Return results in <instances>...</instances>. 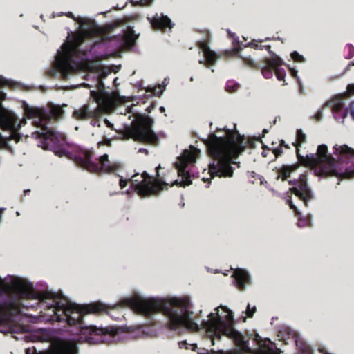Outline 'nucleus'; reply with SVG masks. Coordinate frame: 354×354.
I'll list each match as a JSON object with an SVG mask.
<instances>
[{"label":"nucleus","instance_id":"nucleus-1","mask_svg":"<svg viewBox=\"0 0 354 354\" xmlns=\"http://www.w3.org/2000/svg\"><path fill=\"white\" fill-rule=\"evenodd\" d=\"M27 118L35 119L33 123L36 127H41L44 132L35 131L33 135L35 138L41 139L44 148L52 150L59 156H68V152L64 147V136L63 134L56 132L53 127L48 125L52 120H59L62 118L64 111L58 106H53L48 112L44 109L27 108L25 110ZM93 151L92 150L77 149L69 156L75 164L87 171L97 173L100 170L105 172H112L118 168L117 164L111 165L109 160V156L104 154L99 158V163L92 161Z\"/></svg>","mask_w":354,"mask_h":354},{"label":"nucleus","instance_id":"nucleus-2","mask_svg":"<svg viewBox=\"0 0 354 354\" xmlns=\"http://www.w3.org/2000/svg\"><path fill=\"white\" fill-rule=\"evenodd\" d=\"M42 305H46L48 315L52 321L65 322L68 326L78 325L80 337L89 344H99L106 342L107 338L114 337L118 334V329L113 326L97 327L83 326V317L87 314L106 313L109 306L101 302L86 305L71 303L63 296L59 297L53 292H46L41 295Z\"/></svg>","mask_w":354,"mask_h":354},{"label":"nucleus","instance_id":"nucleus-3","mask_svg":"<svg viewBox=\"0 0 354 354\" xmlns=\"http://www.w3.org/2000/svg\"><path fill=\"white\" fill-rule=\"evenodd\" d=\"M122 303L136 313L147 317L157 313L165 315L168 318L167 327L170 330H176L181 327L198 328L197 324L192 318V304L187 299L173 298L167 301L161 299H143L136 296L124 299Z\"/></svg>","mask_w":354,"mask_h":354},{"label":"nucleus","instance_id":"nucleus-4","mask_svg":"<svg viewBox=\"0 0 354 354\" xmlns=\"http://www.w3.org/2000/svg\"><path fill=\"white\" fill-rule=\"evenodd\" d=\"M225 137H218L215 133H210L205 140L209 156L213 162L209 165L211 178H230L234 174L232 164H236L234 159L238 158L245 149L248 142L244 136L236 130L223 129Z\"/></svg>","mask_w":354,"mask_h":354},{"label":"nucleus","instance_id":"nucleus-5","mask_svg":"<svg viewBox=\"0 0 354 354\" xmlns=\"http://www.w3.org/2000/svg\"><path fill=\"white\" fill-rule=\"evenodd\" d=\"M342 145H335L333 147V154L337 160L328 153L326 145H320L317 147L316 153H310L306 156L298 155V160L306 167H312L316 176L327 178L336 176L342 179H351L354 178V174L350 171L354 169V162L348 157L342 158L340 154L335 153V147Z\"/></svg>","mask_w":354,"mask_h":354},{"label":"nucleus","instance_id":"nucleus-6","mask_svg":"<svg viewBox=\"0 0 354 354\" xmlns=\"http://www.w3.org/2000/svg\"><path fill=\"white\" fill-rule=\"evenodd\" d=\"M122 22L120 20H116L110 24H106L103 26L95 25L87 30L81 32L74 33L72 40L63 46V50L66 56H76L79 51L80 46L84 42L88 37H100L102 41L115 39L119 42H122L129 46H133L138 35L131 27H129L124 35L118 34L117 35L109 36V34L120 26Z\"/></svg>","mask_w":354,"mask_h":354},{"label":"nucleus","instance_id":"nucleus-7","mask_svg":"<svg viewBox=\"0 0 354 354\" xmlns=\"http://www.w3.org/2000/svg\"><path fill=\"white\" fill-rule=\"evenodd\" d=\"M153 119L149 116L139 115L130 127L123 131L124 139H132L136 142L149 145H157L159 138L152 130Z\"/></svg>","mask_w":354,"mask_h":354},{"label":"nucleus","instance_id":"nucleus-8","mask_svg":"<svg viewBox=\"0 0 354 354\" xmlns=\"http://www.w3.org/2000/svg\"><path fill=\"white\" fill-rule=\"evenodd\" d=\"M91 96L97 104L92 108L90 104H86L73 112V117L77 120H86L89 119L98 120L104 110L109 108L112 104V99L109 93L104 91H91Z\"/></svg>","mask_w":354,"mask_h":354},{"label":"nucleus","instance_id":"nucleus-9","mask_svg":"<svg viewBox=\"0 0 354 354\" xmlns=\"http://www.w3.org/2000/svg\"><path fill=\"white\" fill-rule=\"evenodd\" d=\"M227 315L225 319L227 322H221V320H212L208 322L207 324L210 326L209 328L213 331L216 330L221 331V337L225 335L234 339L236 345L245 348L248 346V340H245V337L239 331L236 330L232 325L233 322V313L231 311L226 310Z\"/></svg>","mask_w":354,"mask_h":354},{"label":"nucleus","instance_id":"nucleus-10","mask_svg":"<svg viewBox=\"0 0 354 354\" xmlns=\"http://www.w3.org/2000/svg\"><path fill=\"white\" fill-rule=\"evenodd\" d=\"M141 177L142 180L140 182H138L137 180H133L131 187L142 198L156 196L160 191L164 189V187L167 185L165 182L159 179L155 180L147 172H143Z\"/></svg>","mask_w":354,"mask_h":354},{"label":"nucleus","instance_id":"nucleus-11","mask_svg":"<svg viewBox=\"0 0 354 354\" xmlns=\"http://www.w3.org/2000/svg\"><path fill=\"white\" fill-rule=\"evenodd\" d=\"M288 184L294 185L289 189V192L298 197L304 202L305 206L308 207V202L314 198L313 193L308 185V171L300 174L298 179L288 180Z\"/></svg>","mask_w":354,"mask_h":354},{"label":"nucleus","instance_id":"nucleus-12","mask_svg":"<svg viewBox=\"0 0 354 354\" xmlns=\"http://www.w3.org/2000/svg\"><path fill=\"white\" fill-rule=\"evenodd\" d=\"M243 61L245 66L252 69L259 70L261 68L263 76L266 79H269L272 77L276 67L281 66L284 64L283 61L278 55H272V57L265 58L263 62L266 65L263 67L252 60L250 57H244L243 58Z\"/></svg>","mask_w":354,"mask_h":354},{"label":"nucleus","instance_id":"nucleus-13","mask_svg":"<svg viewBox=\"0 0 354 354\" xmlns=\"http://www.w3.org/2000/svg\"><path fill=\"white\" fill-rule=\"evenodd\" d=\"M0 127L3 130H9L12 131L11 138L19 142L20 136L17 133L21 127V121L17 115L11 111L0 106Z\"/></svg>","mask_w":354,"mask_h":354},{"label":"nucleus","instance_id":"nucleus-14","mask_svg":"<svg viewBox=\"0 0 354 354\" xmlns=\"http://www.w3.org/2000/svg\"><path fill=\"white\" fill-rule=\"evenodd\" d=\"M195 160L194 157L192 154H189L186 157H183L179 159L178 161L174 163V167L178 171V175L181 177L182 180L179 182L178 180L174 181V185L179 187H183L190 185L192 180H190L189 172L186 170L188 164L194 162Z\"/></svg>","mask_w":354,"mask_h":354},{"label":"nucleus","instance_id":"nucleus-15","mask_svg":"<svg viewBox=\"0 0 354 354\" xmlns=\"http://www.w3.org/2000/svg\"><path fill=\"white\" fill-rule=\"evenodd\" d=\"M148 21L150 22L151 27L155 30H161L164 32L166 28H172L174 24L171 22V19L166 15H156L152 17H147Z\"/></svg>","mask_w":354,"mask_h":354},{"label":"nucleus","instance_id":"nucleus-16","mask_svg":"<svg viewBox=\"0 0 354 354\" xmlns=\"http://www.w3.org/2000/svg\"><path fill=\"white\" fill-rule=\"evenodd\" d=\"M302 165L299 160L298 162L292 165H282L278 170L277 178H281L283 181L288 180L292 173L297 171Z\"/></svg>","mask_w":354,"mask_h":354},{"label":"nucleus","instance_id":"nucleus-17","mask_svg":"<svg viewBox=\"0 0 354 354\" xmlns=\"http://www.w3.org/2000/svg\"><path fill=\"white\" fill-rule=\"evenodd\" d=\"M233 275L236 286L239 290H243L250 281L248 273L242 269H237L234 272Z\"/></svg>","mask_w":354,"mask_h":354},{"label":"nucleus","instance_id":"nucleus-18","mask_svg":"<svg viewBox=\"0 0 354 354\" xmlns=\"http://www.w3.org/2000/svg\"><path fill=\"white\" fill-rule=\"evenodd\" d=\"M208 317H209V319L204 322L203 324H204V326L207 328V331L211 334V336H212L211 341H212V344H214V340L216 339L218 340H219L221 339V331H220L218 330H216V331H213L212 330H211L209 328L210 326L207 324V322L212 321V320H216V319L221 320V322H227V321L223 320L222 318L218 315V313H210L209 315H208Z\"/></svg>","mask_w":354,"mask_h":354},{"label":"nucleus","instance_id":"nucleus-19","mask_svg":"<svg viewBox=\"0 0 354 354\" xmlns=\"http://www.w3.org/2000/svg\"><path fill=\"white\" fill-rule=\"evenodd\" d=\"M76 348L68 344H61L44 354H75Z\"/></svg>","mask_w":354,"mask_h":354},{"label":"nucleus","instance_id":"nucleus-20","mask_svg":"<svg viewBox=\"0 0 354 354\" xmlns=\"http://www.w3.org/2000/svg\"><path fill=\"white\" fill-rule=\"evenodd\" d=\"M263 40H252L251 42L248 43L245 46L251 47L255 50H263V49L266 50L270 57H272V55H277L272 50L271 46L270 45H261L258 43L263 42Z\"/></svg>","mask_w":354,"mask_h":354},{"label":"nucleus","instance_id":"nucleus-21","mask_svg":"<svg viewBox=\"0 0 354 354\" xmlns=\"http://www.w3.org/2000/svg\"><path fill=\"white\" fill-rule=\"evenodd\" d=\"M203 54L208 66H212L216 63L217 55L213 50L210 49Z\"/></svg>","mask_w":354,"mask_h":354},{"label":"nucleus","instance_id":"nucleus-22","mask_svg":"<svg viewBox=\"0 0 354 354\" xmlns=\"http://www.w3.org/2000/svg\"><path fill=\"white\" fill-rule=\"evenodd\" d=\"M306 142V135L303 133L301 129L297 130V139L295 143H293V145L297 148V155H300L299 153L298 147L303 143Z\"/></svg>","mask_w":354,"mask_h":354},{"label":"nucleus","instance_id":"nucleus-23","mask_svg":"<svg viewBox=\"0 0 354 354\" xmlns=\"http://www.w3.org/2000/svg\"><path fill=\"white\" fill-rule=\"evenodd\" d=\"M17 84L10 80L6 79L3 76H0V87H9L10 88H14L16 87Z\"/></svg>","mask_w":354,"mask_h":354},{"label":"nucleus","instance_id":"nucleus-24","mask_svg":"<svg viewBox=\"0 0 354 354\" xmlns=\"http://www.w3.org/2000/svg\"><path fill=\"white\" fill-rule=\"evenodd\" d=\"M239 87L240 86L239 84L232 81H228L226 84L225 89L229 93H234L236 92L239 88Z\"/></svg>","mask_w":354,"mask_h":354},{"label":"nucleus","instance_id":"nucleus-25","mask_svg":"<svg viewBox=\"0 0 354 354\" xmlns=\"http://www.w3.org/2000/svg\"><path fill=\"white\" fill-rule=\"evenodd\" d=\"M274 73L278 80L285 81L286 71L283 68H280V66L276 67Z\"/></svg>","mask_w":354,"mask_h":354},{"label":"nucleus","instance_id":"nucleus-26","mask_svg":"<svg viewBox=\"0 0 354 354\" xmlns=\"http://www.w3.org/2000/svg\"><path fill=\"white\" fill-rule=\"evenodd\" d=\"M344 104L342 102L338 101L332 106V111L335 113H342L344 111Z\"/></svg>","mask_w":354,"mask_h":354},{"label":"nucleus","instance_id":"nucleus-27","mask_svg":"<svg viewBox=\"0 0 354 354\" xmlns=\"http://www.w3.org/2000/svg\"><path fill=\"white\" fill-rule=\"evenodd\" d=\"M290 57L294 62H304L305 61L304 57L300 55L297 51H293L290 54Z\"/></svg>","mask_w":354,"mask_h":354},{"label":"nucleus","instance_id":"nucleus-28","mask_svg":"<svg viewBox=\"0 0 354 354\" xmlns=\"http://www.w3.org/2000/svg\"><path fill=\"white\" fill-rule=\"evenodd\" d=\"M257 310L256 306L251 307L250 304H248L247 308H246V315L248 317H252L254 314L255 313Z\"/></svg>","mask_w":354,"mask_h":354},{"label":"nucleus","instance_id":"nucleus-29","mask_svg":"<svg viewBox=\"0 0 354 354\" xmlns=\"http://www.w3.org/2000/svg\"><path fill=\"white\" fill-rule=\"evenodd\" d=\"M287 203L288 204L290 208L294 211L297 216H299L301 215V213L299 212L297 207L292 203L290 198L287 200Z\"/></svg>","mask_w":354,"mask_h":354},{"label":"nucleus","instance_id":"nucleus-30","mask_svg":"<svg viewBox=\"0 0 354 354\" xmlns=\"http://www.w3.org/2000/svg\"><path fill=\"white\" fill-rule=\"evenodd\" d=\"M272 151L274 154L276 158L281 156L283 153L282 147L279 145L277 147H273L272 149Z\"/></svg>","mask_w":354,"mask_h":354},{"label":"nucleus","instance_id":"nucleus-31","mask_svg":"<svg viewBox=\"0 0 354 354\" xmlns=\"http://www.w3.org/2000/svg\"><path fill=\"white\" fill-rule=\"evenodd\" d=\"M346 47L348 50V54L346 56V59H351L354 56V46L351 44H348Z\"/></svg>","mask_w":354,"mask_h":354},{"label":"nucleus","instance_id":"nucleus-32","mask_svg":"<svg viewBox=\"0 0 354 354\" xmlns=\"http://www.w3.org/2000/svg\"><path fill=\"white\" fill-rule=\"evenodd\" d=\"M198 46L199 47L200 49L203 50V53L210 50L207 44L205 41H199L198 44Z\"/></svg>","mask_w":354,"mask_h":354},{"label":"nucleus","instance_id":"nucleus-33","mask_svg":"<svg viewBox=\"0 0 354 354\" xmlns=\"http://www.w3.org/2000/svg\"><path fill=\"white\" fill-rule=\"evenodd\" d=\"M118 176L120 177L119 185L120 187V189H123L128 184L129 180L124 179L122 176L119 175Z\"/></svg>","mask_w":354,"mask_h":354},{"label":"nucleus","instance_id":"nucleus-34","mask_svg":"<svg viewBox=\"0 0 354 354\" xmlns=\"http://www.w3.org/2000/svg\"><path fill=\"white\" fill-rule=\"evenodd\" d=\"M210 352H211L210 354H239L238 353L232 352V351L227 353H225V352H224L223 351H214L213 349H212L210 351Z\"/></svg>","mask_w":354,"mask_h":354},{"label":"nucleus","instance_id":"nucleus-35","mask_svg":"<svg viewBox=\"0 0 354 354\" xmlns=\"http://www.w3.org/2000/svg\"><path fill=\"white\" fill-rule=\"evenodd\" d=\"M153 0H140V5L142 6H147L151 5Z\"/></svg>","mask_w":354,"mask_h":354},{"label":"nucleus","instance_id":"nucleus-36","mask_svg":"<svg viewBox=\"0 0 354 354\" xmlns=\"http://www.w3.org/2000/svg\"><path fill=\"white\" fill-rule=\"evenodd\" d=\"M189 345V344H187V342L186 341H180L178 342V346H179V348H186V349H188L189 347L187 346Z\"/></svg>","mask_w":354,"mask_h":354},{"label":"nucleus","instance_id":"nucleus-37","mask_svg":"<svg viewBox=\"0 0 354 354\" xmlns=\"http://www.w3.org/2000/svg\"><path fill=\"white\" fill-rule=\"evenodd\" d=\"M347 91L349 94L354 95V84H351L347 86Z\"/></svg>","mask_w":354,"mask_h":354},{"label":"nucleus","instance_id":"nucleus-38","mask_svg":"<svg viewBox=\"0 0 354 354\" xmlns=\"http://www.w3.org/2000/svg\"><path fill=\"white\" fill-rule=\"evenodd\" d=\"M350 114L352 118L354 120V101L351 102L349 105Z\"/></svg>","mask_w":354,"mask_h":354},{"label":"nucleus","instance_id":"nucleus-39","mask_svg":"<svg viewBox=\"0 0 354 354\" xmlns=\"http://www.w3.org/2000/svg\"><path fill=\"white\" fill-rule=\"evenodd\" d=\"M158 91H156L157 88H154L153 92L154 95L160 96L162 93L163 91L160 86L158 87Z\"/></svg>","mask_w":354,"mask_h":354},{"label":"nucleus","instance_id":"nucleus-40","mask_svg":"<svg viewBox=\"0 0 354 354\" xmlns=\"http://www.w3.org/2000/svg\"><path fill=\"white\" fill-rule=\"evenodd\" d=\"M263 151H262L261 155L263 157H266L268 156V152L270 151V149L268 147L263 145Z\"/></svg>","mask_w":354,"mask_h":354},{"label":"nucleus","instance_id":"nucleus-41","mask_svg":"<svg viewBox=\"0 0 354 354\" xmlns=\"http://www.w3.org/2000/svg\"><path fill=\"white\" fill-rule=\"evenodd\" d=\"M322 117V111H317L316 113V114L315 115V118L317 121L320 120Z\"/></svg>","mask_w":354,"mask_h":354},{"label":"nucleus","instance_id":"nucleus-42","mask_svg":"<svg viewBox=\"0 0 354 354\" xmlns=\"http://www.w3.org/2000/svg\"><path fill=\"white\" fill-rule=\"evenodd\" d=\"M6 94L2 92V91H0V106H3L2 105V101H3L5 99H6Z\"/></svg>","mask_w":354,"mask_h":354},{"label":"nucleus","instance_id":"nucleus-43","mask_svg":"<svg viewBox=\"0 0 354 354\" xmlns=\"http://www.w3.org/2000/svg\"><path fill=\"white\" fill-rule=\"evenodd\" d=\"M279 146L281 147H285L286 149H289L288 145L286 144L285 141L283 140H281L279 141Z\"/></svg>","mask_w":354,"mask_h":354},{"label":"nucleus","instance_id":"nucleus-44","mask_svg":"<svg viewBox=\"0 0 354 354\" xmlns=\"http://www.w3.org/2000/svg\"><path fill=\"white\" fill-rule=\"evenodd\" d=\"M61 15H66L68 17H70V18H71L73 19H75V17H74L73 14L72 12H68L67 13L62 12Z\"/></svg>","mask_w":354,"mask_h":354},{"label":"nucleus","instance_id":"nucleus-45","mask_svg":"<svg viewBox=\"0 0 354 354\" xmlns=\"http://www.w3.org/2000/svg\"><path fill=\"white\" fill-rule=\"evenodd\" d=\"M35 352H36L35 348H33L32 349V348H29L26 349V354H35Z\"/></svg>","mask_w":354,"mask_h":354},{"label":"nucleus","instance_id":"nucleus-46","mask_svg":"<svg viewBox=\"0 0 354 354\" xmlns=\"http://www.w3.org/2000/svg\"><path fill=\"white\" fill-rule=\"evenodd\" d=\"M268 351L270 354H279L280 350L278 348H276V351H273L272 348H269Z\"/></svg>","mask_w":354,"mask_h":354},{"label":"nucleus","instance_id":"nucleus-47","mask_svg":"<svg viewBox=\"0 0 354 354\" xmlns=\"http://www.w3.org/2000/svg\"><path fill=\"white\" fill-rule=\"evenodd\" d=\"M155 108V105L154 104H151L150 106H149L147 109H146V111L147 113H151V111Z\"/></svg>","mask_w":354,"mask_h":354},{"label":"nucleus","instance_id":"nucleus-48","mask_svg":"<svg viewBox=\"0 0 354 354\" xmlns=\"http://www.w3.org/2000/svg\"><path fill=\"white\" fill-rule=\"evenodd\" d=\"M6 144V140H4V138L1 136H0V147H3Z\"/></svg>","mask_w":354,"mask_h":354},{"label":"nucleus","instance_id":"nucleus-49","mask_svg":"<svg viewBox=\"0 0 354 354\" xmlns=\"http://www.w3.org/2000/svg\"><path fill=\"white\" fill-rule=\"evenodd\" d=\"M290 73L291 75L293 76V77H296L297 76V70L294 69V68H290Z\"/></svg>","mask_w":354,"mask_h":354},{"label":"nucleus","instance_id":"nucleus-50","mask_svg":"<svg viewBox=\"0 0 354 354\" xmlns=\"http://www.w3.org/2000/svg\"><path fill=\"white\" fill-rule=\"evenodd\" d=\"M138 152L139 153H144L145 154H147L148 153V150L147 149H145V148H140L139 150H138Z\"/></svg>","mask_w":354,"mask_h":354},{"label":"nucleus","instance_id":"nucleus-51","mask_svg":"<svg viewBox=\"0 0 354 354\" xmlns=\"http://www.w3.org/2000/svg\"><path fill=\"white\" fill-rule=\"evenodd\" d=\"M189 346H190V348L192 351H196V349L197 348V345L196 344H189Z\"/></svg>","mask_w":354,"mask_h":354},{"label":"nucleus","instance_id":"nucleus-52","mask_svg":"<svg viewBox=\"0 0 354 354\" xmlns=\"http://www.w3.org/2000/svg\"><path fill=\"white\" fill-rule=\"evenodd\" d=\"M104 123L106 124V125L108 127H113L112 124L107 119L104 120Z\"/></svg>","mask_w":354,"mask_h":354},{"label":"nucleus","instance_id":"nucleus-53","mask_svg":"<svg viewBox=\"0 0 354 354\" xmlns=\"http://www.w3.org/2000/svg\"><path fill=\"white\" fill-rule=\"evenodd\" d=\"M159 110L161 113H164L165 111V109L163 106H160Z\"/></svg>","mask_w":354,"mask_h":354},{"label":"nucleus","instance_id":"nucleus-54","mask_svg":"<svg viewBox=\"0 0 354 354\" xmlns=\"http://www.w3.org/2000/svg\"><path fill=\"white\" fill-rule=\"evenodd\" d=\"M160 168V166L159 165L158 167H156V176L158 178L159 177V174H158V169Z\"/></svg>","mask_w":354,"mask_h":354},{"label":"nucleus","instance_id":"nucleus-55","mask_svg":"<svg viewBox=\"0 0 354 354\" xmlns=\"http://www.w3.org/2000/svg\"><path fill=\"white\" fill-rule=\"evenodd\" d=\"M30 190H29V189H27V190H25V191H24V194H28V193H30Z\"/></svg>","mask_w":354,"mask_h":354},{"label":"nucleus","instance_id":"nucleus-56","mask_svg":"<svg viewBox=\"0 0 354 354\" xmlns=\"http://www.w3.org/2000/svg\"><path fill=\"white\" fill-rule=\"evenodd\" d=\"M350 66H354V62H351V63H350V64L348 65V68Z\"/></svg>","mask_w":354,"mask_h":354},{"label":"nucleus","instance_id":"nucleus-57","mask_svg":"<svg viewBox=\"0 0 354 354\" xmlns=\"http://www.w3.org/2000/svg\"><path fill=\"white\" fill-rule=\"evenodd\" d=\"M268 133V130H267V129H263V135H264L265 133Z\"/></svg>","mask_w":354,"mask_h":354},{"label":"nucleus","instance_id":"nucleus-58","mask_svg":"<svg viewBox=\"0 0 354 354\" xmlns=\"http://www.w3.org/2000/svg\"><path fill=\"white\" fill-rule=\"evenodd\" d=\"M342 115H343V118H345V117H346V111H344V113H343V114H342Z\"/></svg>","mask_w":354,"mask_h":354},{"label":"nucleus","instance_id":"nucleus-59","mask_svg":"<svg viewBox=\"0 0 354 354\" xmlns=\"http://www.w3.org/2000/svg\"><path fill=\"white\" fill-rule=\"evenodd\" d=\"M199 63H200V64H204V61L200 60V61H199Z\"/></svg>","mask_w":354,"mask_h":354},{"label":"nucleus","instance_id":"nucleus-60","mask_svg":"<svg viewBox=\"0 0 354 354\" xmlns=\"http://www.w3.org/2000/svg\"><path fill=\"white\" fill-rule=\"evenodd\" d=\"M220 131H221V129H217V130H216V132H218Z\"/></svg>","mask_w":354,"mask_h":354},{"label":"nucleus","instance_id":"nucleus-61","mask_svg":"<svg viewBox=\"0 0 354 354\" xmlns=\"http://www.w3.org/2000/svg\"><path fill=\"white\" fill-rule=\"evenodd\" d=\"M268 40H270V38H266V39H265V41H268Z\"/></svg>","mask_w":354,"mask_h":354}]
</instances>
